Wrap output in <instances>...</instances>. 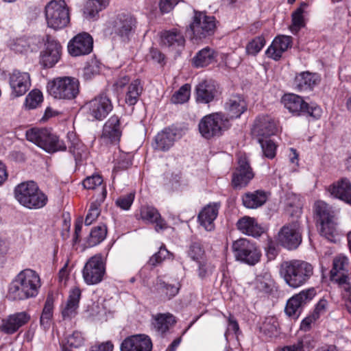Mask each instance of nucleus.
Returning a JSON list of instances; mask_svg holds the SVG:
<instances>
[{
  "instance_id": "79ce46f5",
  "label": "nucleus",
  "mask_w": 351,
  "mask_h": 351,
  "mask_svg": "<svg viewBox=\"0 0 351 351\" xmlns=\"http://www.w3.org/2000/svg\"><path fill=\"white\" fill-rule=\"evenodd\" d=\"M143 91V84L139 79L131 82L125 92V101L130 106H134Z\"/></svg>"
},
{
  "instance_id": "dca6fc26",
  "label": "nucleus",
  "mask_w": 351,
  "mask_h": 351,
  "mask_svg": "<svg viewBox=\"0 0 351 351\" xmlns=\"http://www.w3.org/2000/svg\"><path fill=\"white\" fill-rule=\"evenodd\" d=\"M316 293L313 288L304 289L295 294L288 300L285 312L291 318L297 319L301 315L303 308L315 297Z\"/></svg>"
},
{
  "instance_id": "b1692460",
  "label": "nucleus",
  "mask_w": 351,
  "mask_h": 351,
  "mask_svg": "<svg viewBox=\"0 0 351 351\" xmlns=\"http://www.w3.org/2000/svg\"><path fill=\"white\" fill-rule=\"evenodd\" d=\"M162 44L169 50L180 53L185 46V38L180 30L172 29L165 30L160 36Z\"/></svg>"
},
{
  "instance_id": "c756f323",
  "label": "nucleus",
  "mask_w": 351,
  "mask_h": 351,
  "mask_svg": "<svg viewBox=\"0 0 351 351\" xmlns=\"http://www.w3.org/2000/svg\"><path fill=\"white\" fill-rule=\"evenodd\" d=\"M122 130L121 117L114 114L105 123L102 131V137L108 139L111 143H117L120 141Z\"/></svg>"
},
{
  "instance_id": "f704fd0d",
  "label": "nucleus",
  "mask_w": 351,
  "mask_h": 351,
  "mask_svg": "<svg viewBox=\"0 0 351 351\" xmlns=\"http://www.w3.org/2000/svg\"><path fill=\"white\" fill-rule=\"evenodd\" d=\"M236 226L243 234L253 237H260L265 231L264 228L257 223L254 217L249 216L240 218L237 221Z\"/></svg>"
},
{
  "instance_id": "9d476101",
  "label": "nucleus",
  "mask_w": 351,
  "mask_h": 351,
  "mask_svg": "<svg viewBox=\"0 0 351 351\" xmlns=\"http://www.w3.org/2000/svg\"><path fill=\"white\" fill-rule=\"evenodd\" d=\"M216 28V19L208 16L204 12L194 10L193 21L188 30H191L193 38L202 39L213 35Z\"/></svg>"
},
{
  "instance_id": "4d7b16f0",
  "label": "nucleus",
  "mask_w": 351,
  "mask_h": 351,
  "mask_svg": "<svg viewBox=\"0 0 351 351\" xmlns=\"http://www.w3.org/2000/svg\"><path fill=\"white\" fill-rule=\"evenodd\" d=\"M191 86L185 84L182 86L172 96L171 100L175 104H184L190 97Z\"/></svg>"
},
{
  "instance_id": "cd10ccee",
  "label": "nucleus",
  "mask_w": 351,
  "mask_h": 351,
  "mask_svg": "<svg viewBox=\"0 0 351 351\" xmlns=\"http://www.w3.org/2000/svg\"><path fill=\"white\" fill-rule=\"evenodd\" d=\"M140 219L146 223L155 224V230L157 232L167 228L165 220L162 218L159 211L151 206H143L140 208Z\"/></svg>"
},
{
  "instance_id": "e433bc0d",
  "label": "nucleus",
  "mask_w": 351,
  "mask_h": 351,
  "mask_svg": "<svg viewBox=\"0 0 351 351\" xmlns=\"http://www.w3.org/2000/svg\"><path fill=\"white\" fill-rule=\"evenodd\" d=\"M69 152L73 155L76 166L80 165L85 154V146L73 132L67 134Z\"/></svg>"
},
{
  "instance_id": "6ab92c4d",
  "label": "nucleus",
  "mask_w": 351,
  "mask_h": 351,
  "mask_svg": "<svg viewBox=\"0 0 351 351\" xmlns=\"http://www.w3.org/2000/svg\"><path fill=\"white\" fill-rule=\"evenodd\" d=\"M278 132L277 121L270 115L258 116L254 123L252 134L258 138H268Z\"/></svg>"
},
{
  "instance_id": "8fccbe9b",
  "label": "nucleus",
  "mask_w": 351,
  "mask_h": 351,
  "mask_svg": "<svg viewBox=\"0 0 351 351\" xmlns=\"http://www.w3.org/2000/svg\"><path fill=\"white\" fill-rule=\"evenodd\" d=\"M186 254L191 261L195 263L206 257L205 250L200 241H192L187 246Z\"/></svg>"
},
{
  "instance_id": "09e8293b",
  "label": "nucleus",
  "mask_w": 351,
  "mask_h": 351,
  "mask_svg": "<svg viewBox=\"0 0 351 351\" xmlns=\"http://www.w3.org/2000/svg\"><path fill=\"white\" fill-rule=\"evenodd\" d=\"M107 234V227L105 224H100L93 227L90 232L89 237L87 239L88 247L95 246L101 243Z\"/></svg>"
},
{
  "instance_id": "7ed1b4c3",
  "label": "nucleus",
  "mask_w": 351,
  "mask_h": 351,
  "mask_svg": "<svg viewBox=\"0 0 351 351\" xmlns=\"http://www.w3.org/2000/svg\"><path fill=\"white\" fill-rule=\"evenodd\" d=\"M313 208L319 225L320 235L331 243H337L339 239V231L335 211L321 200L315 202Z\"/></svg>"
},
{
  "instance_id": "393cba45",
  "label": "nucleus",
  "mask_w": 351,
  "mask_h": 351,
  "mask_svg": "<svg viewBox=\"0 0 351 351\" xmlns=\"http://www.w3.org/2000/svg\"><path fill=\"white\" fill-rule=\"evenodd\" d=\"M30 319V315L25 311L13 313L2 320L0 331L5 334L12 335L21 327L25 325Z\"/></svg>"
},
{
  "instance_id": "f257e3e1",
  "label": "nucleus",
  "mask_w": 351,
  "mask_h": 351,
  "mask_svg": "<svg viewBox=\"0 0 351 351\" xmlns=\"http://www.w3.org/2000/svg\"><path fill=\"white\" fill-rule=\"evenodd\" d=\"M41 287L39 274L31 269L21 271L8 287L7 298L10 300H25L36 298Z\"/></svg>"
},
{
  "instance_id": "69168bd1",
  "label": "nucleus",
  "mask_w": 351,
  "mask_h": 351,
  "mask_svg": "<svg viewBox=\"0 0 351 351\" xmlns=\"http://www.w3.org/2000/svg\"><path fill=\"white\" fill-rule=\"evenodd\" d=\"M335 280L341 289V295L346 294V296L348 295V293L351 292V285L348 281V277L347 275L342 274L338 276Z\"/></svg>"
},
{
  "instance_id": "052dcab7",
  "label": "nucleus",
  "mask_w": 351,
  "mask_h": 351,
  "mask_svg": "<svg viewBox=\"0 0 351 351\" xmlns=\"http://www.w3.org/2000/svg\"><path fill=\"white\" fill-rule=\"evenodd\" d=\"M170 252L167 250L165 245H162L158 252L155 253L149 260V264L156 266L162 263L164 260L169 258Z\"/></svg>"
},
{
  "instance_id": "aec40b11",
  "label": "nucleus",
  "mask_w": 351,
  "mask_h": 351,
  "mask_svg": "<svg viewBox=\"0 0 351 351\" xmlns=\"http://www.w3.org/2000/svg\"><path fill=\"white\" fill-rule=\"evenodd\" d=\"M224 114L228 117L229 121L232 119L240 118L247 109V103L241 94L231 95L224 102Z\"/></svg>"
},
{
  "instance_id": "0eeeda50",
  "label": "nucleus",
  "mask_w": 351,
  "mask_h": 351,
  "mask_svg": "<svg viewBox=\"0 0 351 351\" xmlns=\"http://www.w3.org/2000/svg\"><path fill=\"white\" fill-rule=\"evenodd\" d=\"M285 108L294 116H308L315 120L321 118L322 110L316 104H308L303 98L293 93L285 94L282 97Z\"/></svg>"
},
{
  "instance_id": "9b49d317",
  "label": "nucleus",
  "mask_w": 351,
  "mask_h": 351,
  "mask_svg": "<svg viewBox=\"0 0 351 351\" xmlns=\"http://www.w3.org/2000/svg\"><path fill=\"white\" fill-rule=\"evenodd\" d=\"M136 19L130 14H119L112 23V32L121 42L129 43L136 29Z\"/></svg>"
},
{
  "instance_id": "6e6552de",
  "label": "nucleus",
  "mask_w": 351,
  "mask_h": 351,
  "mask_svg": "<svg viewBox=\"0 0 351 351\" xmlns=\"http://www.w3.org/2000/svg\"><path fill=\"white\" fill-rule=\"evenodd\" d=\"M48 27L55 30L64 28L70 23L69 10L64 0H51L45 8Z\"/></svg>"
},
{
  "instance_id": "5fc2aeb1",
  "label": "nucleus",
  "mask_w": 351,
  "mask_h": 351,
  "mask_svg": "<svg viewBox=\"0 0 351 351\" xmlns=\"http://www.w3.org/2000/svg\"><path fill=\"white\" fill-rule=\"evenodd\" d=\"M264 36H259L253 38L246 46V53L248 55L256 56L265 45Z\"/></svg>"
},
{
  "instance_id": "3c124183",
  "label": "nucleus",
  "mask_w": 351,
  "mask_h": 351,
  "mask_svg": "<svg viewBox=\"0 0 351 351\" xmlns=\"http://www.w3.org/2000/svg\"><path fill=\"white\" fill-rule=\"evenodd\" d=\"M256 289L259 291L269 293L273 291L274 281L268 272L260 274L256 278Z\"/></svg>"
},
{
  "instance_id": "f3484780",
  "label": "nucleus",
  "mask_w": 351,
  "mask_h": 351,
  "mask_svg": "<svg viewBox=\"0 0 351 351\" xmlns=\"http://www.w3.org/2000/svg\"><path fill=\"white\" fill-rule=\"evenodd\" d=\"M62 49L60 43L51 36L47 35L45 49L40 54V63L44 68L53 67L60 60Z\"/></svg>"
},
{
  "instance_id": "c9c22d12",
  "label": "nucleus",
  "mask_w": 351,
  "mask_h": 351,
  "mask_svg": "<svg viewBox=\"0 0 351 351\" xmlns=\"http://www.w3.org/2000/svg\"><path fill=\"white\" fill-rule=\"evenodd\" d=\"M267 193L263 190H256L243 193L241 195L242 204L249 209H256L265 204Z\"/></svg>"
},
{
  "instance_id": "e2e57ef3",
  "label": "nucleus",
  "mask_w": 351,
  "mask_h": 351,
  "mask_svg": "<svg viewBox=\"0 0 351 351\" xmlns=\"http://www.w3.org/2000/svg\"><path fill=\"white\" fill-rule=\"evenodd\" d=\"M239 332V326L234 318V317L232 315H230L228 317V325L226 330L224 333V337L227 341H228V337L230 335H237Z\"/></svg>"
},
{
  "instance_id": "774afa93",
  "label": "nucleus",
  "mask_w": 351,
  "mask_h": 351,
  "mask_svg": "<svg viewBox=\"0 0 351 351\" xmlns=\"http://www.w3.org/2000/svg\"><path fill=\"white\" fill-rule=\"evenodd\" d=\"M114 345L110 341L91 346L89 351H113Z\"/></svg>"
},
{
  "instance_id": "de8ad7c7",
  "label": "nucleus",
  "mask_w": 351,
  "mask_h": 351,
  "mask_svg": "<svg viewBox=\"0 0 351 351\" xmlns=\"http://www.w3.org/2000/svg\"><path fill=\"white\" fill-rule=\"evenodd\" d=\"M308 4L306 2H302L300 6L292 13L291 20L292 25L291 30L292 32H298L302 27L305 25L304 13L305 9L307 8Z\"/></svg>"
},
{
  "instance_id": "6e6d98bb",
  "label": "nucleus",
  "mask_w": 351,
  "mask_h": 351,
  "mask_svg": "<svg viewBox=\"0 0 351 351\" xmlns=\"http://www.w3.org/2000/svg\"><path fill=\"white\" fill-rule=\"evenodd\" d=\"M43 101V96L41 91L35 89L32 90L26 97L25 105L28 109H34Z\"/></svg>"
},
{
  "instance_id": "4468645a",
  "label": "nucleus",
  "mask_w": 351,
  "mask_h": 351,
  "mask_svg": "<svg viewBox=\"0 0 351 351\" xmlns=\"http://www.w3.org/2000/svg\"><path fill=\"white\" fill-rule=\"evenodd\" d=\"M84 108L94 120L102 121L112 110L113 105L110 98L106 93H101L87 101Z\"/></svg>"
},
{
  "instance_id": "49530a36",
  "label": "nucleus",
  "mask_w": 351,
  "mask_h": 351,
  "mask_svg": "<svg viewBox=\"0 0 351 351\" xmlns=\"http://www.w3.org/2000/svg\"><path fill=\"white\" fill-rule=\"evenodd\" d=\"M109 0H88L84 8V13L89 20H95L100 11L105 9Z\"/></svg>"
},
{
  "instance_id": "a18cd8bd",
  "label": "nucleus",
  "mask_w": 351,
  "mask_h": 351,
  "mask_svg": "<svg viewBox=\"0 0 351 351\" xmlns=\"http://www.w3.org/2000/svg\"><path fill=\"white\" fill-rule=\"evenodd\" d=\"M215 51L209 47L199 51L193 58V64L196 68L204 67L215 60Z\"/></svg>"
},
{
  "instance_id": "c03bdc74",
  "label": "nucleus",
  "mask_w": 351,
  "mask_h": 351,
  "mask_svg": "<svg viewBox=\"0 0 351 351\" xmlns=\"http://www.w3.org/2000/svg\"><path fill=\"white\" fill-rule=\"evenodd\" d=\"M54 295L52 293H48L43 312L40 318V324L44 329L49 328L50 322L53 317V307H54Z\"/></svg>"
},
{
  "instance_id": "f8f14e48",
  "label": "nucleus",
  "mask_w": 351,
  "mask_h": 351,
  "mask_svg": "<svg viewBox=\"0 0 351 351\" xmlns=\"http://www.w3.org/2000/svg\"><path fill=\"white\" fill-rule=\"evenodd\" d=\"M235 258L250 265H254L261 258V253L254 242L247 239H239L232 243Z\"/></svg>"
},
{
  "instance_id": "bb28decb",
  "label": "nucleus",
  "mask_w": 351,
  "mask_h": 351,
  "mask_svg": "<svg viewBox=\"0 0 351 351\" xmlns=\"http://www.w3.org/2000/svg\"><path fill=\"white\" fill-rule=\"evenodd\" d=\"M327 191L330 195L351 206V182L342 178L330 184Z\"/></svg>"
},
{
  "instance_id": "4be33fe9",
  "label": "nucleus",
  "mask_w": 351,
  "mask_h": 351,
  "mask_svg": "<svg viewBox=\"0 0 351 351\" xmlns=\"http://www.w3.org/2000/svg\"><path fill=\"white\" fill-rule=\"evenodd\" d=\"M219 91L215 82L213 80H204L195 88V99L199 104H209L216 100Z\"/></svg>"
},
{
  "instance_id": "412c9836",
  "label": "nucleus",
  "mask_w": 351,
  "mask_h": 351,
  "mask_svg": "<svg viewBox=\"0 0 351 351\" xmlns=\"http://www.w3.org/2000/svg\"><path fill=\"white\" fill-rule=\"evenodd\" d=\"M9 84L12 89V95L20 97L25 95L31 86L30 75L27 72L14 70L10 74Z\"/></svg>"
},
{
  "instance_id": "423d86ee",
  "label": "nucleus",
  "mask_w": 351,
  "mask_h": 351,
  "mask_svg": "<svg viewBox=\"0 0 351 351\" xmlns=\"http://www.w3.org/2000/svg\"><path fill=\"white\" fill-rule=\"evenodd\" d=\"M230 126L231 123L223 112L206 115L201 119L198 124L202 136L208 140L220 136Z\"/></svg>"
},
{
  "instance_id": "ea45409f",
  "label": "nucleus",
  "mask_w": 351,
  "mask_h": 351,
  "mask_svg": "<svg viewBox=\"0 0 351 351\" xmlns=\"http://www.w3.org/2000/svg\"><path fill=\"white\" fill-rule=\"evenodd\" d=\"M181 285L177 282L176 284H171L165 282L160 278L156 280V289L157 292L166 300H171L178 295Z\"/></svg>"
},
{
  "instance_id": "c85d7f7f",
  "label": "nucleus",
  "mask_w": 351,
  "mask_h": 351,
  "mask_svg": "<svg viewBox=\"0 0 351 351\" xmlns=\"http://www.w3.org/2000/svg\"><path fill=\"white\" fill-rule=\"evenodd\" d=\"M178 130L173 127L165 128L154 138L153 147L156 150L167 152L173 145Z\"/></svg>"
},
{
  "instance_id": "473e14b6",
  "label": "nucleus",
  "mask_w": 351,
  "mask_h": 351,
  "mask_svg": "<svg viewBox=\"0 0 351 351\" xmlns=\"http://www.w3.org/2000/svg\"><path fill=\"white\" fill-rule=\"evenodd\" d=\"M320 76L317 73L304 71L295 76L294 85L298 91H310L320 82Z\"/></svg>"
},
{
  "instance_id": "ddd939ff",
  "label": "nucleus",
  "mask_w": 351,
  "mask_h": 351,
  "mask_svg": "<svg viewBox=\"0 0 351 351\" xmlns=\"http://www.w3.org/2000/svg\"><path fill=\"white\" fill-rule=\"evenodd\" d=\"M105 273L106 262L101 254H97L90 257L82 269L84 282L89 285L101 282Z\"/></svg>"
},
{
  "instance_id": "4c0bfd02",
  "label": "nucleus",
  "mask_w": 351,
  "mask_h": 351,
  "mask_svg": "<svg viewBox=\"0 0 351 351\" xmlns=\"http://www.w3.org/2000/svg\"><path fill=\"white\" fill-rule=\"evenodd\" d=\"M106 195V188L102 187L101 193L93 196L94 201L90 203L88 212L84 220L86 226H90L98 217L100 214V206L104 202Z\"/></svg>"
},
{
  "instance_id": "37998d69",
  "label": "nucleus",
  "mask_w": 351,
  "mask_h": 351,
  "mask_svg": "<svg viewBox=\"0 0 351 351\" xmlns=\"http://www.w3.org/2000/svg\"><path fill=\"white\" fill-rule=\"evenodd\" d=\"M260 332L266 339L278 337L280 330L278 319L274 316L266 317L260 326Z\"/></svg>"
},
{
  "instance_id": "2eb2a0df",
  "label": "nucleus",
  "mask_w": 351,
  "mask_h": 351,
  "mask_svg": "<svg viewBox=\"0 0 351 351\" xmlns=\"http://www.w3.org/2000/svg\"><path fill=\"white\" fill-rule=\"evenodd\" d=\"M278 239L285 248L289 250L297 249L302 240L300 223L295 221L284 225L278 232Z\"/></svg>"
},
{
  "instance_id": "0e129e2a",
  "label": "nucleus",
  "mask_w": 351,
  "mask_h": 351,
  "mask_svg": "<svg viewBox=\"0 0 351 351\" xmlns=\"http://www.w3.org/2000/svg\"><path fill=\"white\" fill-rule=\"evenodd\" d=\"M67 344L71 348H79L84 343V337L79 331H75L66 338Z\"/></svg>"
},
{
  "instance_id": "a878e982",
  "label": "nucleus",
  "mask_w": 351,
  "mask_h": 351,
  "mask_svg": "<svg viewBox=\"0 0 351 351\" xmlns=\"http://www.w3.org/2000/svg\"><path fill=\"white\" fill-rule=\"evenodd\" d=\"M254 178L252 169L245 159L239 160V166L232 174V185L235 189L246 186Z\"/></svg>"
},
{
  "instance_id": "f03ea898",
  "label": "nucleus",
  "mask_w": 351,
  "mask_h": 351,
  "mask_svg": "<svg viewBox=\"0 0 351 351\" xmlns=\"http://www.w3.org/2000/svg\"><path fill=\"white\" fill-rule=\"evenodd\" d=\"M279 273L289 287L296 289L310 280L313 275V266L302 260L285 261L280 264Z\"/></svg>"
},
{
  "instance_id": "13d9d810",
  "label": "nucleus",
  "mask_w": 351,
  "mask_h": 351,
  "mask_svg": "<svg viewBox=\"0 0 351 351\" xmlns=\"http://www.w3.org/2000/svg\"><path fill=\"white\" fill-rule=\"evenodd\" d=\"M196 263L197 264V275L200 279H205L213 274L214 266L207 261L206 257Z\"/></svg>"
},
{
  "instance_id": "338daca9",
  "label": "nucleus",
  "mask_w": 351,
  "mask_h": 351,
  "mask_svg": "<svg viewBox=\"0 0 351 351\" xmlns=\"http://www.w3.org/2000/svg\"><path fill=\"white\" fill-rule=\"evenodd\" d=\"M265 250L269 258H274L278 254V246L276 241L271 239L267 240Z\"/></svg>"
},
{
  "instance_id": "2f4dec72",
  "label": "nucleus",
  "mask_w": 351,
  "mask_h": 351,
  "mask_svg": "<svg viewBox=\"0 0 351 351\" xmlns=\"http://www.w3.org/2000/svg\"><path fill=\"white\" fill-rule=\"evenodd\" d=\"M220 206V202L210 203L199 212L198 221L206 230L211 231L214 229V221L218 216Z\"/></svg>"
},
{
  "instance_id": "a211bd4d",
  "label": "nucleus",
  "mask_w": 351,
  "mask_h": 351,
  "mask_svg": "<svg viewBox=\"0 0 351 351\" xmlns=\"http://www.w3.org/2000/svg\"><path fill=\"white\" fill-rule=\"evenodd\" d=\"M67 47L72 56L88 55L93 51V39L88 33H80L69 42Z\"/></svg>"
},
{
  "instance_id": "603ef678",
  "label": "nucleus",
  "mask_w": 351,
  "mask_h": 351,
  "mask_svg": "<svg viewBox=\"0 0 351 351\" xmlns=\"http://www.w3.org/2000/svg\"><path fill=\"white\" fill-rule=\"evenodd\" d=\"M103 178L100 175L95 174L85 178L82 182V184L86 189L97 190V193L95 195H97L101 193L102 187L106 188V186L103 184Z\"/></svg>"
},
{
  "instance_id": "5701e85b",
  "label": "nucleus",
  "mask_w": 351,
  "mask_h": 351,
  "mask_svg": "<svg viewBox=\"0 0 351 351\" xmlns=\"http://www.w3.org/2000/svg\"><path fill=\"white\" fill-rule=\"evenodd\" d=\"M121 351H152V342L146 335H136L126 337L121 344Z\"/></svg>"
},
{
  "instance_id": "bf43d9fd",
  "label": "nucleus",
  "mask_w": 351,
  "mask_h": 351,
  "mask_svg": "<svg viewBox=\"0 0 351 351\" xmlns=\"http://www.w3.org/2000/svg\"><path fill=\"white\" fill-rule=\"evenodd\" d=\"M134 193L121 195L116 199L115 204L122 210H128L134 202Z\"/></svg>"
},
{
  "instance_id": "a19ab883",
  "label": "nucleus",
  "mask_w": 351,
  "mask_h": 351,
  "mask_svg": "<svg viewBox=\"0 0 351 351\" xmlns=\"http://www.w3.org/2000/svg\"><path fill=\"white\" fill-rule=\"evenodd\" d=\"M315 342L310 335H305L292 344L285 346L278 351H310L315 347Z\"/></svg>"
},
{
  "instance_id": "20e7f679",
  "label": "nucleus",
  "mask_w": 351,
  "mask_h": 351,
  "mask_svg": "<svg viewBox=\"0 0 351 351\" xmlns=\"http://www.w3.org/2000/svg\"><path fill=\"white\" fill-rule=\"evenodd\" d=\"M14 196L21 205L29 209L42 208L48 202L47 196L34 181L18 184L14 189Z\"/></svg>"
},
{
  "instance_id": "39448f33",
  "label": "nucleus",
  "mask_w": 351,
  "mask_h": 351,
  "mask_svg": "<svg viewBox=\"0 0 351 351\" xmlns=\"http://www.w3.org/2000/svg\"><path fill=\"white\" fill-rule=\"evenodd\" d=\"M25 136L27 141L49 154L66 149V145L64 141L47 128L29 129L26 131Z\"/></svg>"
},
{
  "instance_id": "72a5a7b5",
  "label": "nucleus",
  "mask_w": 351,
  "mask_h": 351,
  "mask_svg": "<svg viewBox=\"0 0 351 351\" xmlns=\"http://www.w3.org/2000/svg\"><path fill=\"white\" fill-rule=\"evenodd\" d=\"M81 291L78 287L72 289L66 304L62 308L61 314L64 320H71L77 314Z\"/></svg>"
},
{
  "instance_id": "864d4df0",
  "label": "nucleus",
  "mask_w": 351,
  "mask_h": 351,
  "mask_svg": "<svg viewBox=\"0 0 351 351\" xmlns=\"http://www.w3.org/2000/svg\"><path fill=\"white\" fill-rule=\"evenodd\" d=\"M258 141L261 145L263 155L267 158L273 159L276 154L277 145L276 143L271 139L262 138H258Z\"/></svg>"
},
{
  "instance_id": "58836bf2",
  "label": "nucleus",
  "mask_w": 351,
  "mask_h": 351,
  "mask_svg": "<svg viewBox=\"0 0 351 351\" xmlns=\"http://www.w3.org/2000/svg\"><path fill=\"white\" fill-rule=\"evenodd\" d=\"M176 322L175 317L169 313H157L153 316L152 325L158 332L165 334Z\"/></svg>"
},
{
  "instance_id": "7c9ffc66",
  "label": "nucleus",
  "mask_w": 351,
  "mask_h": 351,
  "mask_svg": "<svg viewBox=\"0 0 351 351\" xmlns=\"http://www.w3.org/2000/svg\"><path fill=\"white\" fill-rule=\"evenodd\" d=\"M292 37L280 35L276 36L265 51L268 58L274 60L281 58L282 53L291 47Z\"/></svg>"
},
{
  "instance_id": "1a4fd4ad",
  "label": "nucleus",
  "mask_w": 351,
  "mask_h": 351,
  "mask_svg": "<svg viewBox=\"0 0 351 351\" xmlns=\"http://www.w3.org/2000/svg\"><path fill=\"white\" fill-rule=\"evenodd\" d=\"M78 80L72 77H60L53 79L47 84L50 95L56 99H73L79 93Z\"/></svg>"
},
{
  "instance_id": "680f3d73",
  "label": "nucleus",
  "mask_w": 351,
  "mask_h": 351,
  "mask_svg": "<svg viewBox=\"0 0 351 351\" xmlns=\"http://www.w3.org/2000/svg\"><path fill=\"white\" fill-rule=\"evenodd\" d=\"M348 265V258L345 256H337L333 261V267L331 270L332 276L337 275L341 271L347 269Z\"/></svg>"
}]
</instances>
